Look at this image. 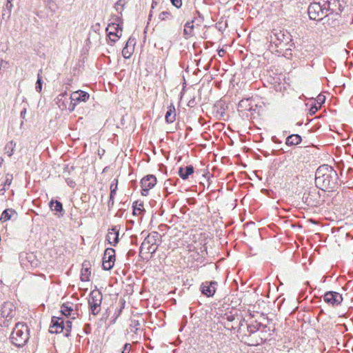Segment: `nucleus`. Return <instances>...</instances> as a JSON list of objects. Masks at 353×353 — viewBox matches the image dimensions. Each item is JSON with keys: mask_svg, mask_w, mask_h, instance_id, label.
<instances>
[{"mask_svg": "<svg viewBox=\"0 0 353 353\" xmlns=\"http://www.w3.org/2000/svg\"><path fill=\"white\" fill-rule=\"evenodd\" d=\"M26 114V108L24 107L20 113V116L22 119H25Z\"/></svg>", "mask_w": 353, "mask_h": 353, "instance_id": "53", "label": "nucleus"}, {"mask_svg": "<svg viewBox=\"0 0 353 353\" xmlns=\"http://www.w3.org/2000/svg\"><path fill=\"white\" fill-rule=\"evenodd\" d=\"M141 194L147 196L150 189L154 187V175L148 174L141 180Z\"/></svg>", "mask_w": 353, "mask_h": 353, "instance_id": "14", "label": "nucleus"}, {"mask_svg": "<svg viewBox=\"0 0 353 353\" xmlns=\"http://www.w3.org/2000/svg\"><path fill=\"white\" fill-rule=\"evenodd\" d=\"M176 113H175V108L174 105H171L165 113V119L168 123H172L175 121Z\"/></svg>", "mask_w": 353, "mask_h": 353, "instance_id": "24", "label": "nucleus"}, {"mask_svg": "<svg viewBox=\"0 0 353 353\" xmlns=\"http://www.w3.org/2000/svg\"><path fill=\"white\" fill-rule=\"evenodd\" d=\"M41 72H42L41 70H40L39 72L37 74V80L36 82L35 90L38 92H41V90H42V83H43L42 77L41 76V74H40Z\"/></svg>", "mask_w": 353, "mask_h": 353, "instance_id": "34", "label": "nucleus"}, {"mask_svg": "<svg viewBox=\"0 0 353 353\" xmlns=\"http://www.w3.org/2000/svg\"><path fill=\"white\" fill-rule=\"evenodd\" d=\"M159 171L162 174H164L166 173V168L162 164H159Z\"/></svg>", "mask_w": 353, "mask_h": 353, "instance_id": "48", "label": "nucleus"}, {"mask_svg": "<svg viewBox=\"0 0 353 353\" xmlns=\"http://www.w3.org/2000/svg\"><path fill=\"white\" fill-rule=\"evenodd\" d=\"M4 162V159L2 157H0V165Z\"/></svg>", "mask_w": 353, "mask_h": 353, "instance_id": "58", "label": "nucleus"}, {"mask_svg": "<svg viewBox=\"0 0 353 353\" xmlns=\"http://www.w3.org/2000/svg\"><path fill=\"white\" fill-rule=\"evenodd\" d=\"M119 227L118 225H115L113 226L111 229L108 230V232L106 235V240L110 245L116 246L119 241Z\"/></svg>", "mask_w": 353, "mask_h": 353, "instance_id": "17", "label": "nucleus"}, {"mask_svg": "<svg viewBox=\"0 0 353 353\" xmlns=\"http://www.w3.org/2000/svg\"><path fill=\"white\" fill-rule=\"evenodd\" d=\"M164 325V322H163L162 323H161L160 325H158L159 327L161 326H163Z\"/></svg>", "mask_w": 353, "mask_h": 353, "instance_id": "61", "label": "nucleus"}, {"mask_svg": "<svg viewBox=\"0 0 353 353\" xmlns=\"http://www.w3.org/2000/svg\"><path fill=\"white\" fill-rule=\"evenodd\" d=\"M15 146L16 143H14L13 141H9L4 148L5 153L8 154L9 157L12 156L14 152Z\"/></svg>", "mask_w": 353, "mask_h": 353, "instance_id": "28", "label": "nucleus"}, {"mask_svg": "<svg viewBox=\"0 0 353 353\" xmlns=\"http://www.w3.org/2000/svg\"><path fill=\"white\" fill-rule=\"evenodd\" d=\"M117 185H118V180L114 179L110 184V190H117Z\"/></svg>", "mask_w": 353, "mask_h": 353, "instance_id": "42", "label": "nucleus"}, {"mask_svg": "<svg viewBox=\"0 0 353 353\" xmlns=\"http://www.w3.org/2000/svg\"><path fill=\"white\" fill-rule=\"evenodd\" d=\"M151 8H152V10L154 8V0H152V1Z\"/></svg>", "mask_w": 353, "mask_h": 353, "instance_id": "57", "label": "nucleus"}, {"mask_svg": "<svg viewBox=\"0 0 353 353\" xmlns=\"http://www.w3.org/2000/svg\"><path fill=\"white\" fill-rule=\"evenodd\" d=\"M114 198H112V197H110V199H109V201L108 202V207L109 210H110L114 205Z\"/></svg>", "mask_w": 353, "mask_h": 353, "instance_id": "50", "label": "nucleus"}, {"mask_svg": "<svg viewBox=\"0 0 353 353\" xmlns=\"http://www.w3.org/2000/svg\"><path fill=\"white\" fill-rule=\"evenodd\" d=\"M301 137L299 134H294L288 136L286 139L285 143L288 145H296L301 142Z\"/></svg>", "mask_w": 353, "mask_h": 353, "instance_id": "23", "label": "nucleus"}, {"mask_svg": "<svg viewBox=\"0 0 353 353\" xmlns=\"http://www.w3.org/2000/svg\"><path fill=\"white\" fill-rule=\"evenodd\" d=\"M29 332L30 330L26 323H16L10 336L12 343L19 347L24 346L28 341Z\"/></svg>", "mask_w": 353, "mask_h": 353, "instance_id": "2", "label": "nucleus"}, {"mask_svg": "<svg viewBox=\"0 0 353 353\" xmlns=\"http://www.w3.org/2000/svg\"><path fill=\"white\" fill-rule=\"evenodd\" d=\"M236 319H237V320H239V315L238 314H233L232 313H225L222 316V320L223 321H227L228 323L234 322L236 320Z\"/></svg>", "mask_w": 353, "mask_h": 353, "instance_id": "31", "label": "nucleus"}, {"mask_svg": "<svg viewBox=\"0 0 353 353\" xmlns=\"http://www.w3.org/2000/svg\"><path fill=\"white\" fill-rule=\"evenodd\" d=\"M276 137H272V140H273V141H274V142H275V143L276 142Z\"/></svg>", "mask_w": 353, "mask_h": 353, "instance_id": "60", "label": "nucleus"}, {"mask_svg": "<svg viewBox=\"0 0 353 353\" xmlns=\"http://www.w3.org/2000/svg\"><path fill=\"white\" fill-rule=\"evenodd\" d=\"M34 256L32 254H30L27 256L28 261L30 262L31 266L37 267L38 265V261H37V260L34 261Z\"/></svg>", "mask_w": 353, "mask_h": 353, "instance_id": "39", "label": "nucleus"}, {"mask_svg": "<svg viewBox=\"0 0 353 353\" xmlns=\"http://www.w3.org/2000/svg\"><path fill=\"white\" fill-rule=\"evenodd\" d=\"M170 18H171V14L167 11H163L159 14V19L161 21L168 20Z\"/></svg>", "mask_w": 353, "mask_h": 353, "instance_id": "37", "label": "nucleus"}, {"mask_svg": "<svg viewBox=\"0 0 353 353\" xmlns=\"http://www.w3.org/2000/svg\"><path fill=\"white\" fill-rule=\"evenodd\" d=\"M124 8H125V1L124 0H118L114 5V8L120 14H121L122 11L124 10Z\"/></svg>", "mask_w": 353, "mask_h": 353, "instance_id": "35", "label": "nucleus"}, {"mask_svg": "<svg viewBox=\"0 0 353 353\" xmlns=\"http://www.w3.org/2000/svg\"><path fill=\"white\" fill-rule=\"evenodd\" d=\"M172 5L176 8H179L182 6L181 0H170Z\"/></svg>", "mask_w": 353, "mask_h": 353, "instance_id": "44", "label": "nucleus"}, {"mask_svg": "<svg viewBox=\"0 0 353 353\" xmlns=\"http://www.w3.org/2000/svg\"><path fill=\"white\" fill-rule=\"evenodd\" d=\"M11 182H12V176L7 174L5 182H4V186H6V185L9 186L11 184Z\"/></svg>", "mask_w": 353, "mask_h": 353, "instance_id": "45", "label": "nucleus"}, {"mask_svg": "<svg viewBox=\"0 0 353 353\" xmlns=\"http://www.w3.org/2000/svg\"><path fill=\"white\" fill-rule=\"evenodd\" d=\"M92 327L90 324L87 323L83 327V331L85 334H89L91 333Z\"/></svg>", "mask_w": 353, "mask_h": 353, "instance_id": "43", "label": "nucleus"}, {"mask_svg": "<svg viewBox=\"0 0 353 353\" xmlns=\"http://www.w3.org/2000/svg\"><path fill=\"white\" fill-rule=\"evenodd\" d=\"M302 200L310 207H317L321 204V194L316 188H310L303 193Z\"/></svg>", "mask_w": 353, "mask_h": 353, "instance_id": "6", "label": "nucleus"}, {"mask_svg": "<svg viewBox=\"0 0 353 353\" xmlns=\"http://www.w3.org/2000/svg\"><path fill=\"white\" fill-rule=\"evenodd\" d=\"M70 316L72 319H75L79 316V313L77 311L73 310Z\"/></svg>", "mask_w": 353, "mask_h": 353, "instance_id": "54", "label": "nucleus"}, {"mask_svg": "<svg viewBox=\"0 0 353 353\" xmlns=\"http://www.w3.org/2000/svg\"><path fill=\"white\" fill-rule=\"evenodd\" d=\"M46 5L49 6V8L52 10V6L54 5V1L52 0H47Z\"/></svg>", "mask_w": 353, "mask_h": 353, "instance_id": "55", "label": "nucleus"}, {"mask_svg": "<svg viewBox=\"0 0 353 353\" xmlns=\"http://www.w3.org/2000/svg\"><path fill=\"white\" fill-rule=\"evenodd\" d=\"M130 347H131V345L130 343H125L123 347L122 353H129L130 351Z\"/></svg>", "mask_w": 353, "mask_h": 353, "instance_id": "46", "label": "nucleus"}, {"mask_svg": "<svg viewBox=\"0 0 353 353\" xmlns=\"http://www.w3.org/2000/svg\"><path fill=\"white\" fill-rule=\"evenodd\" d=\"M72 321L70 320H67L66 321H64L63 323V330H65L64 336L65 337H68L70 335V332L72 330Z\"/></svg>", "mask_w": 353, "mask_h": 353, "instance_id": "32", "label": "nucleus"}, {"mask_svg": "<svg viewBox=\"0 0 353 353\" xmlns=\"http://www.w3.org/2000/svg\"><path fill=\"white\" fill-rule=\"evenodd\" d=\"M12 213H15V211L12 209H6V210H3V212H2L1 215L0 221L1 222H6V221L10 220L11 219Z\"/></svg>", "mask_w": 353, "mask_h": 353, "instance_id": "29", "label": "nucleus"}, {"mask_svg": "<svg viewBox=\"0 0 353 353\" xmlns=\"http://www.w3.org/2000/svg\"><path fill=\"white\" fill-rule=\"evenodd\" d=\"M91 274L90 268L86 267L85 262L83 263V268L81 273V280L82 281H88Z\"/></svg>", "mask_w": 353, "mask_h": 353, "instance_id": "25", "label": "nucleus"}, {"mask_svg": "<svg viewBox=\"0 0 353 353\" xmlns=\"http://www.w3.org/2000/svg\"><path fill=\"white\" fill-rule=\"evenodd\" d=\"M140 323L139 321L132 320L131 321V324L130 325L129 328L127 330L128 333H133L136 335L134 337V335H132V339H137V335L139 334V332H140Z\"/></svg>", "mask_w": 353, "mask_h": 353, "instance_id": "21", "label": "nucleus"}, {"mask_svg": "<svg viewBox=\"0 0 353 353\" xmlns=\"http://www.w3.org/2000/svg\"><path fill=\"white\" fill-rule=\"evenodd\" d=\"M238 111L242 114V116L249 117L252 115V112H255L253 101L251 99H244L239 101L238 105Z\"/></svg>", "mask_w": 353, "mask_h": 353, "instance_id": "11", "label": "nucleus"}, {"mask_svg": "<svg viewBox=\"0 0 353 353\" xmlns=\"http://www.w3.org/2000/svg\"><path fill=\"white\" fill-rule=\"evenodd\" d=\"M9 63L4 60H0V78L2 77L4 71L9 68Z\"/></svg>", "mask_w": 353, "mask_h": 353, "instance_id": "36", "label": "nucleus"}, {"mask_svg": "<svg viewBox=\"0 0 353 353\" xmlns=\"http://www.w3.org/2000/svg\"><path fill=\"white\" fill-rule=\"evenodd\" d=\"M222 52H224V50H222V52H219V54H222Z\"/></svg>", "mask_w": 353, "mask_h": 353, "instance_id": "64", "label": "nucleus"}, {"mask_svg": "<svg viewBox=\"0 0 353 353\" xmlns=\"http://www.w3.org/2000/svg\"><path fill=\"white\" fill-rule=\"evenodd\" d=\"M164 314V312L161 310L156 312V318H161Z\"/></svg>", "mask_w": 353, "mask_h": 353, "instance_id": "52", "label": "nucleus"}, {"mask_svg": "<svg viewBox=\"0 0 353 353\" xmlns=\"http://www.w3.org/2000/svg\"><path fill=\"white\" fill-rule=\"evenodd\" d=\"M65 181H66V183L70 186V187H72V188H74V185H75V182L72 180L70 178H68L65 179Z\"/></svg>", "mask_w": 353, "mask_h": 353, "instance_id": "49", "label": "nucleus"}, {"mask_svg": "<svg viewBox=\"0 0 353 353\" xmlns=\"http://www.w3.org/2000/svg\"><path fill=\"white\" fill-rule=\"evenodd\" d=\"M64 319L63 317L52 316L50 332L51 333L59 334L63 332Z\"/></svg>", "mask_w": 353, "mask_h": 353, "instance_id": "15", "label": "nucleus"}, {"mask_svg": "<svg viewBox=\"0 0 353 353\" xmlns=\"http://www.w3.org/2000/svg\"><path fill=\"white\" fill-rule=\"evenodd\" d=\"M129 45L132 46L134 45V39H131V38H130L127 41L125 46L122 50V55L125 59H129L131 57L133 51V47L129 49Z\"/></svg>", "mask_w": 353, "mask_h": 353, "instance_id": "22", "label": "nucleus"}, {"mask_svg": "<svg viewBox=\"0 0 353 353\" xmlns=\"http://www.w3.org/2000/svg\"><path fill=\"white\" fill-rule=\"evenodd\" d=\"M320 108H321L320 103H319V105H316V104L312 105L309 110L310 114H311V115L314 114L319 110V109Z\"/></svg>", "mask_w": 353, "mask_h": 353, "instance_id": "38", "label": "nucleus"}, {"mask_svg": "<svg viewBox=\"0 0 353 353\" xmlns=\"http://www.w3.org/2000/svg\"><path fill=\"white\" fill-rule=\"evenodd\" d=\"M239 323H238L237 326H234V325H232L231 326V327H230L229 329H230V330H234V329H236V328H237V327H238V328H239V330H240L241 329V327L243 325L244 319H239Z\"/></svg>", "mask_w": 353, "mask_h": 353, "instance_id": "41", "label": "nucleus"}, {"mask_svg": "<svg viewBox=\"0 0 353 353\" xmlns=\"http://www.w3.org/2000/svg\"><path fill=\"white\" fill-rule=\"evenodd\" d=\"M330 3L328 1L320 2H312L307 8V13L310 19L314 21H320L327 16V12L330 9Z\"/></svg>", "mask_w": 353, "mask_h": 353, "instance_id": "3", "label": "nucleus"}, {"mask_svg": "<svg viewBox=\"0 0 353 353\" xmlns=\"http://www.w3.org/2000/svg\"><path fill=\"white\" fill-rule=\"evenodd\" d=\"M117 193V190H110V197H112V198H114V196Z\"/></svg>", "mask_w": 353, "mask_h": 353, "instance_id": "56", "label": "nucleus"}, {"mask_svg": "<svg viewBox=\"0 0 353 353\" xmlns=\"http://www.w3.org/2000/svg\"><path fill=\"white\" fill-rule=\"evenodd\" d=\"M56 104L61 110H68V105L70 101L67 92L59 94L54 99Z\"/></svg>", "mask_w": 353, "mask_h": 353, "instance_id": "18", "label": "nucleus"}, {"mask_svg": "<svg viewBox=\"0 0 353 353\" xmlns=\"http://www.w3.org/2000/svg\"><path fill=\"white\" fill-rule=\"evenodd\" d=\"M117 22H112L109 23L108 27L106 28V32L108 33V36L111 42L115 43L117 41L116 38H112L111 37L120 38L121 37L122 32V19L121 17H117L116 18Z\"/></svg>", "mask_w": 353, "mask_h": 353, "instance_id": "8", "label": "nucleus"}, {"mask_svg": "<svg viewBox=\"0 0 353 353\" xmlns=\"http://www.w3.org/2000/svg\"><path fill=\"white\" fill-rule=\"evenodd\" d=\"M115 261V250L113 248H108L105 249L103 257L102 266L105 270H111Z\"/></svg>", "mask_w": 353, "mask_h": 353, "instance_id": "13", "label": "nucleus"}, {"mask_svg": "<svg viewBox=\"0 0 353 353\" xmlns=\"http://www.w3.org/2000/svg\"><path fill=\"white\" fill-rule=\"evenodd\" d=\"M152 10L150 11L149 16H148V21L147 26L144 30L145 34H146L148 32H150L151 34H152V33L154 30V26H153V24H150V22L152 21Z\"/></svg>", "mask_w": 353, "mask_h": 353, "instance_id": "30", "label": "nucleus"}, {"mask_svg": "<svg viewBox=\"0 0 353 353\" xmlns=\"http://www.w3.org/2000/svg\"><path fill=\"white\" fill-rule=\"evenodd\" d=\"M218 105H219V104L216 105V107L218 108ZM217 112L219 113L221 116H223V114L225 113V108H224L223 105L221 103H220V108H219V110H217Z\"/></svg>", "mask_w": 353, "mask_h": 353, "instance_id": "47", "label": "nucleus"}, {"mask_svg": "<svg viewBox=\"0 0 353 353\" xmlns=\"http://www.w3.org/2000/svg\"><path fill=\"white\" fill-rule=\"evenodd\" d=\"M194 168L192 165H188L185 168L180 167L179 168L178 174L179 176L183 179H188L189 176L194 173Z\"/></svg>", "mask_w": 353, "mask_h": 353, "instance_id": "19", "label": "nucleus"}, {"mask_svg": "<svg viewBox=\"0 0 353 353\" xmlns=\"http://www.w3.org/2000/svg\"><path fill=\"white\" fill-rule=\"evenodd\" d=\"M73 312V307L70 303H63L61 306V312L63 315L68 317L72 315V312Z\"/></svg>", "mask_w": 353, "mask_h": 353, "instance_id": "26", "label": "nucleus"}, {"mask_svg": "<svg viewBox=\"0 0 353 353\" xmlns=\"http://www.w3.org/2000/svg\"><path fill=\"white\" fill-rule=\"evenodd\" d=\"M193 21H188L185 25L184 28V34L188 35H191L192 34L194 25H193Z\"/></svg>", "mask_w": 353, "mask_h": 353, "instance_id": "33", "label": "nucleus"}, {"mask_svg": "<svg viewBox=\"0 0 353 353\" xmlns=\"http://www.w3.org/2000/svg\"><path fill=\"white\" fill-rule=\"evenodd\" d=\"M103 295L99 290H92L89 294L88 305L90 313L96 316L99 314L101 311V305L102 303Z\"/></svg>", "mask_w": 353, "mask_h": 353, "instance_id": "5", "label": "nucleus"}, {"mask_svg": "<svg viewBox=\"0 0 353 353\" xmlns=\"http://www.w3.org/2000/svg\"><path fill=\"white\" fill-rule=\"evenodd\" d=\"M261 327H263V330H265L267 327L265 325H263L261 323H257L247 325V330L250 334H254L257 331H259Z\"/></svg>", "mask_w": 353, "mask_h": 353, "instance_id": "27", "label": "nucleus"}, {"mask_svg": "<svg viewBox=\"0 0 353 353\" xmlns=\"http://www.w3.org/2000/svg\"><path fill=\"white\" fill-rule=\"evenodd\" d=\"M315 183L323 191L334 192L339 186L338 174L333 167L322 165L316 170Z\"/></svg>", "mask_w": 353, "mask_h": 353, "instance_id": "1", "label": "nucleus"}, {"mask_svg": "<svg viewBox=\"0 0 353 353\" xmlns=\"http://www.w3.org/2000/svg\"><path fill=\"white\" fill-rule=\"evenodd\" d=\"M324 301L332 307H336L342 303L343 298L341 294L334 292L328 291L323 295Z\"/></svg>", "mask_w": 353, "mask_h": 353, "instance_id": "12", "label": "nucleus"}, {"mask_svg": "<svg viewBox=\"0 0 353 353\" xmlns=\"http://www.w3.org/2000/svg\"><path fill=\"white\" fill-rule=\"evenodd\" d=\"M142 207H143V204L142 203H140L138 207L137 205L136 206L134 205L133 206V208H134V209H133V214L134 215L138 214H141V212L143 210H145L144 209L141 208Z\"/></svg>", "mask_w": 353, "mask_h": 353, "instance_id": "40", "label": "nucleus"}, {"mask_svg": "<svg viewBox=\"0 0 353 353\" xmlns=\"http://www.w3.org/2000/svg\"><path fill=\"white\" fill-rule=\"evenodd\" d=\"M15 306L11 302H4L1 306V317L4 319L1 325L4 327H8L10 324V320L15 315Z\"/></svg>", "mask_w": 353, "mask_h": 353, "instance_id": "9", "label": "nucleus"}, {"mask_svg": "<svg viewBox=\"0 0 353 353\" xmlns=\"http://www.w3.org/2000/svg\"><path fill=\"white\" fill-rule=\"evenodd\" d=\"M12 8V1H10V3H8V1H7L6 4L5 9L8 10L9 14L11 12Z\"/></svg>", "mask_w": 353, "mask_h": 353, "instance_id": "51", "label": "nucleus"}, {"mask_svg": "<svg viewBox=\"0 0 353 353\" xmlns=\"http://www.w3.org/2000/svg\"><path fill=\"white\" fill-rule=\"evenodd\" d=\"M217 283L216 281H205L201 285V293L208 296H212L216 292Z\"/></svg>", "mask_w": 353, "mask_h": 353, "instance_id": "16", "label": "nucleus"}, {"mask_svg": "<svg viewBox=\"0 0 353 353\" xmlns=\"http://www.w3.org/2000/svg\"><path fill=\"white\" fill-rule=\"evenodd\" d=\"M222 52H224V50H222V52H219V54H222Z\"/></svg>", "mask_w": 353, "mask_h": 353, "instance_id": "62", "label": "nucleus"}, {"mask_svg": "<svg viewBox=\"0 0 353 353\" xmlns=\"http://www.w3.org/2000/svg\"><path fill=\"white\" fill-rule=\"evenodd\" d=\"M154 232L150 233L144 239L140 247L139 254L143 261H149L154 253Z\"/></svg>", "mask_w": 353, "mask_h": 353, "instance_id": "4", "label": "nucleus"}, {"mask_svg": "<svg viewBox=\"0 0 353 353\" xmlns=\"http://www.w3.org/2000/svg\"><path fill=\"white\" fill-rule=\"evenodd\" d=\"M270 42L273 43L276 47L283 46L285 47L292 41L291 35L287 31L274 30L270 36Z\"/></svg>", "mask_w": 353, "mask_h": 353, "instance_id": "7", "label": "nucleus"}, {"mask_svg": "<svg viewBox=\"0 0 353 353\" xmlns=\"http://www.w3.org/2000/svg\"><path fill=\"white\" fill-rule=\"evenodd\" d=\"M318 98H319V99H318L319 101H322V102H323L324 98L323 99H321V96H319Z\"/></svg>", "mask_w": 353, "mask_h": 353, "instance_id": "59", "label": "nucleus"}, {"mask_svg": "<svg viewBox=\"0 0 353 353\" xmlns=\"http://www.w3.org/2000/svg\"><path fill=\"white\" fill-rule=\"evenodd\" d=\"M222 52H224V50H222V52H219V54H222Z\"/></svg>", "mask_w": 353, "mask_h": 353, "instance_id": "63", "label": "nucleus"}, {"mask_svg": "<svg viewBox=\"0 0 353 353\" xmlns=\"http://www.w3.org/2000/svg\"><path fill=\"white\" fill-rule=\"evenodd\" d=\"M89 97L90 94L82 90L73 92L70 96V101L68 105V111L72 112L78 103L87 101Z\"/></svg>", "mask_w": 353, "mask_h": 353, "instance_id": "10", "label": "nucleus"}, {"mask_svg": "<svg viewBox=\"0 0 353 353\" xmlns=\"http://www.w3.org/2000/svg\"><path fill=\"white\" fill-rule=\"evenodd\" d=\"M49 206L51 210L56 212V214L59 213V217L63 216L64 210L63 208V205L60 201L52 199L49 203Z\"/></svg>", "mask_w": 353, "mask_h": 353, "instance_id": "20", "label": "nucleus"}]
</instances>
